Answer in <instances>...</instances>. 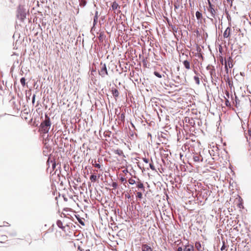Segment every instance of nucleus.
Masks as SVG:
<instances>
[{
	"label": "nucleus",
	"mask_w": 251,
	"mask_h": 251,
	"mask_svg": "<svg viewBox=\"0 0 251 251\" xmlns=\"http://www.w3.org/2000/svg\"><path fill=\"white\" fill-rule=\"evenodd\" d=\"M150 168L152 170V171H155V166H154L153 164V162H152V160H151V163H150Z\"/></svg>",
	"instance_id": "24"
},
{
	"label": "nucleus",
	"mask_w": 251,
	"mask_h": 251,
	"mask_svg": "<svg viewBox=\"0 0 251 251\" xmlns=\"http://www.w3.org/2000/svg\"><path fill=\"white\" fill-rule=\"evenodd\" d=\"M48 163H49V158H48Z\"/></svg>",
	"instance_id": "41"
},
{
	"label": "nucleus",
	"mask_w": 251,
	"mask_h": 251,
	"mask_svg": "<svg viewBox=\"0 0 251 251\" xmlns=\"http://www.w3.org/2000/svg\"><path fill=\"white\" fill-rule=\"evenodd\" d=\"M141 249L142 251H152V248L147 244H142Z\"/></svg>",
	"instance_id": "7"
},
{
	"label": "nucleus",
	"mask_w": 251,
	"mask_h": 251,
	"mask_svg": "<svg viewBox=\"0 0 251 251\" xmlns=\"http://www.w3.org/2000/svg\"><path fill=\"white\" fill-rule=\"evenodd\" d=\"M227 2L230 4V5H232V0H226Z\"/></svg>",
	"instance_id": "35"
},
{
	"label": "nucleus",
	"mask_w": 251,
	"mask_h": 251,
	"mask_svg": "<svg viewBox=\"0 0 251 251\" xmlns=\"http://www.w3.org/2000/svg\"><path fill=\"white\" fill-rule=\"evenodd\" d=\"M136 197L139 199H141L143 197L142 193L141 192H137Z\"/></svg>",
	"instance_id": "23"
},
{
	"label": "nucleus",
	"mask_w": 251,
	"mask_h": 251,
	"mask_svg": "<svg viewBox=\"0 0 251 251\" xmlns=\"http://www.w3.org/2000/svg\"><path fill=\"white\" fill-rule=\"evenodd\" d=\"M208 6L207 7L208 11L210 14V17H208L211 21H213V18H215L217 15V9L215 8V6L212 4L210 0H207Z\"/></svg>",
	"instance_id": "2"
},
{
	"label": "nucleus",
	"mask_w": 251,
	"mask_h": 251,
	"mask_svg": "<svg viewBox=\"0 0 251 251\" xmlns=\"http://www.w3.org/2000/svg\"><path fill=\"white\" fill-rule=\"evenodd\" d=\"M128 182L130 184H134L136 183V181L134 179H132V178H130L128 179Z\"/></svg>",
	"instance_id": "25"
},
{
	"label": "nucleus",
	"mask_w": 251,
	"mask_h": 251,
	"mask_svg": "<svg viewBox=\"0 0 251 251\" xmlns=\"http://www.w3.org/2000/svg\"><path fill=\"white\" fill-rule=\"evenodd\" d=\"M45 120L40 125L39 128V132H40V136L42 138L43 143L44 144L45 146L46 145V140L47 137H46V134L47 133V114L45 115Z\"/></svg>",
	"instance_id": "1"
},
{
	"label": "nucleus",
	"mask_w": 251,
	"mask_h": 251,
	"mask_svg": "<svg viewBox=\"0 0 251 251\" xmlns=\"http://www.w3.org/2000/svg\"><path fill=\"white\" fill-rule=\"evenodd\" d=\"M93 165L96 167V168H97L98 169H100V167H101V166L100 164H98V163H93Z\"/></svg>",
	"instance_id": "27"
},
{
	"label": "nucleus",
	"mask_w": 251,
	"mask_h": 251,
	"mask_svg": "<svg viewBox=\"0 0 251 251\" xmlns=\"http://www.w3.org/2000/svg\"><path fill=\"white\" fill-rule=\"evenodd\" d=\"M117 186H118V184L116 182H114L112 183V186L113 187V188L114 189H116L117 188Z\"/></svg>",
	"instance_id": "29"
},
{
	"label": "nucleus",
	"mask_w": 251,
	"mask_h": 251,
	"mask_svg": "<svg viewBox=\"0 0 251 251\" xmlns=\"http://www.w3.org/2000/svg\"><path fill=\"white\" fill-rule=\"evenodd\" d=\"M90 179L92 182H96L98 179V177L96 175H92L90 177Z\"/></svg>",
	"instance_id": "17"
},
{
	"label": "nucleus",
	"mask_w": 251,
	"mask_h": 251,
	"mask_svg": "<svg viewBox=\"0 0 251 251\" xmlns=\"http://www.w3.org/2000/svg\"><path fill=\"white\" fill-rule=\"evenodd\" d=\"M120 180L122 182H126V179L125 178V177H122L121 178H120Z\"/></svg>",
	"instance_id": "32"
},
{
	"label": "nucleus",
	"mask_w": 251,
	"mask_h": 251,
	"mask_svg": "<svg viewBox=\"0 0 251 251\" xmlns=\"http://www.w3.org/2000/svg\"><path fill=\"white\" fill-rule=\"evenodd\" d=\"M94 18L98 19V12L96 11L95 13V15L94 16Z\"/></svg>",
	"instance_id": "34"
},
{
	"label": "nucleus",
	"mask_w": 251,
	"mask_h": 251,
	"mask_svg": "<svg viewBox=\"0 0 251 251\" xmlns=\"http://www.w3.org/2000/svg\"><path fill=\"white\" fill-rule=\"evenodd\" d=\"M7 240V236L4 235H0V242L4 243L5 241Z\"/></svg>",
	"instance_id": "14"
},
{
	"label": "nucleus",
	"mask_w": 251,
	"mask_h": 251,
	"mask_svg": "<svg viewBox=\"0 0 251 251\" xmlns=\"http://www.w3.org/2000/svg\"><path fill=\"white\" fill-rule=\"evenodd\" d=\"M56 224H57V226L59 228H60L62 229H64V228H65V227L63 226V224L61 221H59V220L57 221Z\"/></svg>",
	"instance_id": "18"
},
{
	"label": "nucleus",
	"mask_w": 251,
	"mask_h": 251,
	"mask_svg": "<svg viewBox=\"0 0 251 251\" xmlns=\"http://www.w3.org/2000/svg\"><path fill=\"white\" fill-rule=\"evenodd\" d=\"M87 3V2L85 0H81L79 2V5L81 7H84Z\"/></svg>",
	"instance_id": "20"
},
{
	"label": "nucleus",
	"mask_w": 251,
	"mask_h": 251,
	"mask_svg": "<svg viewBox=\"0 0 251 251\" xmlns=\"http://www.w3.org/2000/svg\"><path fill=\"white\" fill-rule=\"evenodd\" d=\"M138 179V181L136 182V184H137L136 187L138 189H141V190H142L143 192H144L145 191V188L144 185V184L139 180V178Z\"/></svg>",
	"instance_id": "6"
},
{
	"label": "nucleus",
	"mask_w": 251,
	"mask_h": 251,
	"mask_svg": "<svg viewBox=\"0 0 251 251\" xmlns=\"http://www.w3.org/2000/svg\"><path fill=\"white\" fill-rule=\"evenodd\" d=\"M225 99H226V101H225V104L226 106H229L230 105V103L229 101V100H228V99L226 98H225Z\"/></svg>",
	"instance_id": "26"
},
{
	"label": "nucleus",
	"mask_w": 251,
	"mask_h": 251,
	"mask_svg": "<svg viewBox=\"0 0 251 251\" xmlns=\"http://www.w3.org/2000/svg\"><path fill=\"white\" fill-rule=\"evenodd\" d=\"M98 19L94 18V24H95L97 22Z\"/></svg>",
	"instance_id": "39"
},
{
	"label": "nucleus",
	"mask_w": 251,
	"mask_h": 251,
	"mask_svg": "<svg viewBox=\"0 0 251 251\" xmlns=\"http://www.w3.org/2000/svg\"><path fill=\"white\" fill-rule=\"evenodd\" d=\"M225 68L226 70H227V66L229 68H231L233 67V65L232 64V59L231 57H229L227 60L225 59Z\"/></svg>",
	"instance_id": "3"
},
{
	"label": "nucleus",
	"mask_w": 251,
	"mask_h": 251,
	"mask_svg": "<svg viewBox=\"0 0 251 251\" xmlns=\"http://www.w3.org/2000/svg\"><path fill=\"white\" fill-rule=\"evenodd\" d=\"M112 94L114 97L115 98H117L119 96V93L117 89H113L112 90Z\"/></svg>",
	"instance_id": "16"
},
{
	"label": "nucleus",
	"mask_w": 251,
	"mask_h": 251,
	"mask_svg": "<svg viewBox=\"0 0 251 251\" xmlns=\"http://www.w3.org/2000/svg\"><path fill=\"white\" fill-rule=\"evenodd\" d=\"M193 160L195 162H199L200 161H202L203 158L201 156L195 155L193 157Z\"/></svg>",
	"instance_id": "10"
},
{
	"label": "nucleus",
	"mask_w": 251,
	"mask_h": 251,
	"mask_svg": "<svg viewBox=\"0 0 251 251\" xmlns=\"http://www.w3.org/2000/svg\"><path fill=\"white\" fill-rule=\"evenodd\" d=\"M196 16L198 20H200L201 22V21L202 19V15L201 12L199 11H197L196 13Z\"/></svg>",
	"instance_id": "13"
},
{
	"label": "nucleus",
	"mask_w": 251,
	"mask_h": 251,
	"mask_svg": "<svg viewBox=\"0 0 251 251\" xmlns=\"http://www.w3.org/2000/svg\"><path fill=\"white\" fill-rule=\"evenodd\" d=\"M143 160L146 163H148L149 162V160L146 158H143Z\"/></svg>",
	"instance_id": "30"
},
{
	"label": "nucleus",
	"mask_w": 251,
	"mask_h": 251,
	"mask_svg": "<svg viewBox=\"0 0 251 251\" xmlns=\"http://www.w3.org/2000/svg\"><path fill=\"white\" fill-rule=\"evenodd\" d=\"M154 75L155 76H156L158 78H161L162 77L161 75L158 72H154Z\"/></svg>",
	"instance_id": "28"
},
{
	"label": "nucleus",
	"mask_w": 251,
	"mask_h": 251,
	"mask_svg": "<svg viewBox=\"0 0 251 251\" xmlns=\"http://www.w3.org/2000/svg\"><path fill=\"white\" fill-rule=\"evenodd\" d=\"M112 8L113 10H118L120 8V6L118 4V3L116 1H114L112 4Z\"/></svg>",
	"instance_id": "9"
},
{
	"label": "nucleus",
	"mask_w": 251,
	"mask_h": 251,
	"mask_svg": "<svg viewBox=\"0 0 251 251\" xmlns=\"http://www.w3.org/2000/svg\"><path fill=\"white\" fill-rule=\"evenodd\" d=\"M226 96L228 98H229V92L228 91H226Z\"/></svg>",
	"instance_id": "37"
},
{
	"label": "nucleus",
	"mask_w": 251,
	"mask_h": 251,
	"mask_svg": "<svg viewBox=\"0 0 251 251\" xmlns=\"http://www.w3.org/2000/svg\"><path fill=\"white\" fill-rule=\"evenodd\" d=\"M195 248L198 251H201V246L199 242H196L195 243Z\"/></svg>",
	"instance_id": "15"
},
{
	"label": "nucleus",
	"mask_w": 251,
	"mask_h": 251,
	"mask_svg": "<svg viewBox=\"0 0 251 251\" xmlns=\"http://www.w3.org/2000/svg\"><path fill=\"white\" fill-rule=\"evenodd\" d=\"M99 74L102 76L104 77L106 75H108V72L105 65L100 69L99 71Z\"/></svg>",
	"instance_id": "4"
},
{
	"label": "nucleus",
	"mask_w": 251,
	"mask_h": 251,
	"mask_svg": "<svg viewBox=\"0 0 251 251\" xmlns=\"http://www.w3.org/2000/svg\"><path fill=\"white\" fill-rule=\"evenodd\" d=\"M194 79L197 84L199 85L200 83V78L197 76H195Z\"/></svg>",
	"instance_id": "21"
},
{
	"label": "nucleus",
	"mask_w": 251,
	"mask_h": 251,
	"mask_svg": "<svg viewBox=\"0 0 251 251\" xmlns=\"http://www.w3.org/2000/svg\"><path fill=\"white\" fill-rule=\"evenodd\" d=\"M194 248L193 245L186 246L184 249V251H194Z\"/></svg>",
	"instance_id": "11"
},
{
	"label": "nucleus",
	"mask_w": 251,
	"mask_h": 251,
	"mask_svg": "<svg viewBox=\"0 0 251 251\" xmlns=\"http://www.w3.org/2000/svg\"><path fill=\"white\" fill-rule=\"evenodd\" d=\"M1 116V115H0V117Z\"/></svg>",
	"instance_id": "42"
},
{
	"label": "nucleus",
	"mask_w": 251,
	"mask_h": 251,
	"mask_svg": "<svg viewBox=\"0 0 251 251\" xmlns=\"http://www.w3.org/2000/svg\"><path fill=\"white\" fill-rule=\"evenodd\" d=\"M183 251V249L181 247L178 248L177 250V251Z\"/></svg>",
	"instance_id": "36"
},
{
	"label": "nucleus",
	"mask_w": 251,
	"mask_h": 251,
	"mask_svg": "<svg viewBox=\"0 0 251 251\" xmlns=\"http://www.w3.org/2000/svg\"><path fill=\"white\" fill-rule=\"evenodd\" d=\"M20 82L23 86H25V79L24 77H22L20 79Z\"/></svg>",
	"instance_id": "22"
},
{
	"label": "nucleus",
	"mask_w": 251,
	"mask_h": 251,
	"mask_svg": "<svg viewBox=\"0 0 251 251\" xmlns=\"http://www.w3.org/2000/svg\"><path fill=\"white\" fill-rule=\"evenodd\" d=\"M121 118L122 119H124L125 118V115L124 114H122L121 115Z\"/></svg>",
	"instance_id": "38"
},
{
	"label": "nucleus",
	"mask_w": 251,
	"mask_h": 251,
	"mask_svg": "<svg viewBox=\"0 0 251 251\" xmlns=\"http://www.w3.org/2000/svg\"><path fill=\"white\" fill-rule=\"evenodd\" d=\"M114 152L115 154H117L120 156H125L123 151L120 149H117V150H114Z\"/></svg>",
	"instance_id": "12"
},
{
	"label": "nucleus",
	"mask_w": 251,
	"mask_h": 251,
	"mask_svg": "<svg viewBox=\"0 0 251 251\" xmlns=\"http://www.w3.org/2000/svg\"><path fill=\"white\" fill-rule=\"evenodd\" d=\"M50 230V232H54V231H55V234L57 235V234L58 233L57 230L56 228H55V226L54 225H52L51 227H50L49 229Z\"/></svg>",
	"instance_id": "19"
},
{
	"label": "nucleus",
	"mask_w": 251,
	"mask_h": 251,
	"mask_svg": "<svg viewBox=\"0 0 251 251\" xmlns=\"http://www.w3.org/2000/svg\"><path fill=\"white\" fill-rule=\"evenodd\" d=\"M78 221L79 222V223L82 226H84L85 224H84V223L80 219H78Z\"/></svg>",
	"instance_id": "31"
},
{
	"label": "nucleus",
	"mask_w": 251,
	"mask_h": 251,
	"mask_svg": "<svg viewBox=\"0 0 251 251\" xmlns=\"http://www.w3.org/2000/svg\"><path fill=\"white\" fill-rule=\"evenodd\" d=\"M231 34V28L229 27H227L226 30L225 31L223 36L224 38H228L229 37Z\"/></svg>",
	"instance_id": "8"
},
{
	"label": "nucleus",
	"mask_w": 251,
	"mask_h": 251,
	"mask_svg": "<svg viewBox=\"0 0 251 251\" xmlns=\"http://www.w3.org/2000/svg\"><path fill=\"white\" fill-rule=\"evenodd\" d=\"M50 121H49V118H48V126H50Z\"/></svg>",
	"instance_id": "40"
},
{
	"label": "nucleus",
	"mask_w": 251,
	"mask_h": 251,
	"mask_svg": "<svg viewBox=\"0 0 251 251\" xmlns=\"http://www.w3.org/2000/svg\"><path fill=\"white\" fill-rule=\"evenodd\" d=\"M191 61V58H190L188 59H186L182 61V63L186 69L189 70L191 69V67H190Z\"/></svg>",
	"instance_id": "5"
},
{
	"label": "nucleus",
	"mask_w": 251,
	"mask_h": 251,
	"mask_svg": "<svg viewBox=\"0 0 251 251\" xmlns=\"http://www.w3.org/2000/svg\"><path fill=\"white\" fill-rule=\"evenodd\" d=\"M51 163H52V169H54L55 168V167L56 164H55V162H52V161H51Z\"/></svg>",
	"instance_id": "33"
}]
</instances>
